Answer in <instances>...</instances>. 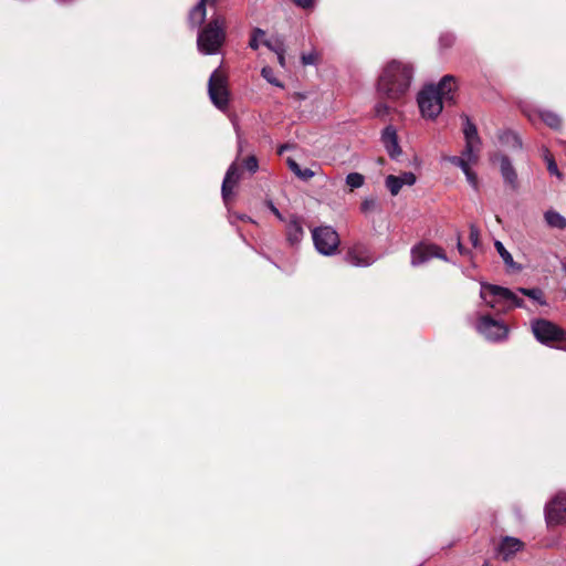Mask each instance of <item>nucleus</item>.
Masks as SVG:
<instances>
[{"label":"nucleus","mask_w":566,"mask_h":566,"mask_svg":"<svg viewBox=\"0 0 566 566\" xmlns=\"http://www.w3.org/2000/svg\"><path fill=\"white\" fill-rule=\"evenodd\" d=\"M412 76L413 69L410 64L392 60L379 75L377 92L389 101H399L408 93Z\"/></svg>","instance_id":"1"},{"label":"nucleus","mask_w":566,"mask_h":566,"mask_svg":"<svg viewBox=\"0 0 566 566\" xmlns=\"http://www.w3.org/2000/svg\"><path fill=\"white\" fill-rule=\"evenodd\" d=\"M227 39V20L222 14L216 13L205 24L197 36V46L200 53L217 54Z\"/></svg>","instance_id":"2"},{"label":"nucleus","mask_w":566,"mask_h":566,"mask_svg":"<svg viewBox=\"0 0 566 566\" xmlns=\"http://www.w3.org/2000/svg\"><path fill=\"white\" fill-rule=\"evenodd\" d=\"M480 296L486 303V305L492 308H494L496 303L500 301L507 303L510 306H524V301L521 297H518L511 290L499 285L482 283Z\"/></svg>","instance_id":"3"},{"label":"nucleus","mask_w":566,"mask_h":566,"mask_svg":"<svg viewBox=\"0 0 566 566\" xmlns=\"http://www.w3.org/2000/svg\"><path fill=\"white\" fill-rule=\"evenodd\" d=\"M312 238L316 250L323 255H334L340 240L337 231L331 226H321L312 230Z\"/></svg>","instance_id":"4"},{"label":"nucleus","mask_w":566,"mask_h":566,"mask_svg":"<svg viewBox=\"0 0 566 566\" xmlns=\"http://www.w3.org/2000/svg\"><path fill=\"white\" fill-rule=\"evenodd\" d=\"M208 93L213 105L220 111H224L229 103V92L227 87V77L219 70H214L208 82Z\"/></svg>","instance_id":"5"},{"label":"nucleus","mask_w":566,"mask_h":566,"mask_svg":"<svg viewBox=\"0 0 566 566\" xmlns=\"http://www.w3.org/2000/svg\"><path fill=\"white\" fill-rule=\"evenodd\" d=\"M535 338L545 345L553 346L555 342L566 340V331L547 319H535L532 323Z\"/></svg>","instance_id":"6"},{"label":"nucleus","mask_w":566,"mask_h":566,"mask_svg":"<svg viewBox=\"0 0 566 566\" xmlns=\"http://www.w3.org/2000/svg\"><path fill=\"white\" fill-rule=\"evenodd\" d=\"M418 105L422 117L434 119L443 109V102L439 98V94L433 90V85L426 86L418 93Z\"/></svg>","instance_id":"7"},{"label":"nucleus","mask_w":566,"mask_h":566,"mask_svg":"<svg viewBox=\"0 0 566 566\" xmlns=\"http://www.w3.org/2000/svg\"><path fill=\"white\" fill-rule=\"evenodd\" d=\"M433 258H438L443 261L448 260L444 251L436 244L420 243L411 249L412 266H419L421 264H424Z\"/></svg>","instance_id":"8"},{"label":"nucleus","mask_w":566,"mask_h":566,"mask_svg":"<svg viewBox=\"0 0 566 566\" xmlns=\"http://www.w3.org/2000/svg\"><path fill=\"white\" fill-rule=\"evenodd\" d=\"M476 329L490 340H501L507 335L506 326L490 316L480 317Z\"/></svg>","instance_id":"9"},{"label":"nucleus","mask_w":566,"mask_h":566,"mask_svg":"<svg viewBox=\"0 0 566 566\" xmlns=\"http://www.w3.org/2000/svg\"><path fill=\"white\" fill-rule=\"evenodd\" d=\"M548 524H562L566 522V493H558L545 509Z\"/></svg>","instance_id":"10"},{"label":"nucleus","mask_w":566,"mask_h":566,"mask_svg":"<svg viewBox=\"0 0 566 566\" xmlns=\"http://www.w3.org/2000/svg\"><path fill=\"white\" fill-rule=\"evenodd\" d=\"M345 259L354 266H369L375 261V258L370 254L369 250L360 243L350 247Z\"/></svg>","instance_id":"11"},{"label":"nucleus","mask_w":566,"mask_h":566,"mask_svg":"<svg viewBox=\"0 0 566 566\" xmlns=\"http://www.w3.org/2000/svg\"><path fill=\"white\" fill-rule=\"evenodd\" d=\"M219 0H199V2L190 10L188 15L189 24L192 29L199 28L207 15V7H214Z\"/></svg>","instance_id":"12"},{"label":"nucleus","mask_w":566,"mask_h":566,"mask_svg":"<svg viewBox=\"0 0 566 566\" xmlns=\"http://www.w3.org/2000/svg\"><path fill=\"white\" fill-rule=\"evenodd\" d=\"M381 142L388 153V155L396 159L401 154V148L398 143L397 130L394 126H387L381 135Z\"/></svg>","instance_id":"13"},{"label":"nucleus","mask_w":566,"mask_h":566,"mask_svg":"<svg viewBox=\"0 0 566 566\" xmlns=\"http://www.w3.org/2000/svg\"><path fill=\"white\" fill-rule=\"evenodd\" d=\"M240 180V171L237 163H232L230 167L228 168L223 182H222V198L227 202L230 196L232 195V191L237 184Z\"/></svg>","instance_id":"14"},{"label":"nucleus","mask_w":566,"mask_h":566,"mask_svg":"<svg viewBox=\"0 0 566 566\" xmlns=\"http://www.w3.org/2000/svg\"><path fill=\"white\" fill-rule=\"evenodd\" d=\"M455 88V78L452 75H444L437 85H433V90L439 94V98L443 103H453V92Z\"/></svg>","instance_id":"15"},{"label":"nucleus","mask_w":566,"mask_h":566,"mask_svg":"<svg viewBox=\"0 0 566 566\" xmlns=\"http://www.w3.org/2000/svg\"><path fill=\"white\" fill-rule=\"evenodd\" d=\"M524 543L516 537L505 536L502 538L497 553L502 556L503 560L511 559L517 552L522 551Z\"/></svg>","instance_id":"16"},{"label":"nucleus","mask_w":566,"mask_h":566,"mask_svg":"<svg viewBox=\"0 0 566 566\" xmlns=\"http://www.w3.org/2000/svg\"><path fill=\"white\" fill-rule=\"evenodd\" d=\"M304 238V229L298 217L292 216L286 223V240L291 245L298 244Z\"/></svg>","instance_id":"17"},{"label":"nucleus","mask_w":566,"mask_h":566,"mask_svg":"<svg viewBox=\"0 0 566 566\" xmlns=\"http://www.w3.org/2000/svg\"><path fill=\"white\" fill-rule=\"evenodd\" d=\"M500 170L504 182L507 184L512 189H516L518 186L517 174L506 156H502L500 160Z\"/></svg>","instance_id":"18"},{"label":"nucleus","mask_w":566,"mask_h":566,"mask_svg":"<svg viewBox=\"0 0 566 566\" xmlns=\"http://www.w3.org/2000/svg\"><path fill=\"white\" fill-rule=\"evenodd\" d=\"M463 120V135L465 144L482 145L475 124L465 114L461 116Z\"/></svg>","instance_id":"19"},{"label":"nucleus","mask_w":566,"mask_h":566,"mask_svg":"<svg viewBox=\"0 0 566 566\" xmlns=\"http://www.w3.org/2000/svg\"><path fill=\"white\" fill-rule=\"evenodd\" d=\"M499 140L502 145L512 148L520 149L522 148V140L518 135L512 130H504L499 134Z\"/></svg>","instance_id":"20"},{"label":"nucleus","mask_w":566,"mask_h":566,"mask_svg":"<svg viewBox=\"0 0 566 566\" xmlns=\"http://www.w3.org/2000/svg\"><path fill=\"white\" fill-rule=\"evenodd\" d=\"M546 223L551 228H556L559 230L566 229V218L563 217L559 212L554 210H548L544 214Z\"/></svg>","instance_id":"21"},{"label":"nucleus","mask_w":566,"mask_h":566,"mask_svg":"<svg viewBox=\"0 0 566 566\" xmlns=\"http://www.w3.org/2000/svg\"><path fill=\"white\" fill-rule=\"evenodd\" d=\"M286 164L293 174L302 180H308L315 176V172L310 168H301L300 165L293 159L287 158Z\"/></svg>","instance_id":"22"},{"label":"nucleus","mask_w":566,"mask_h":566,"mask_svg":"<svg viewBox=\"0 0 566 566\" xmlns=\"http://www.w3.org/2000/svg\"><path fill=\"white\" fill-rule=\"evenodd\" d=\"M480 149L481 145L465 144L462 155L460 157H463L465 160H468L469 166L470 164H476L479 160Z\"/></svg>","instance_id":"23"},{"label":"nucleus","mask_w":566,"mask_h":566,"mask_svg":"<svg viewBox=\"0 0 566 566\" xmlns=\"http://www.w3.org/2000/svg\"><path fill=\"white\" fill-rule=\"evenodd\" d=\"M538 116L551 128L558 129L562 125L560 117L551 111H539Z\"/></svg>","instance_id":"24"},{"label":"nucleus","mask_w":566,"mask_h":566,"mask_svg":"<svg viewBox=\"0 0 566 566\" xmlns=\"http://www.w3.org/2000/svg\"><path fill=\"white\" fill-rule=\"evenodd\" d=\"M263 44L272 52L282 53L285 52V44L281 36H272L263 41Z\"/></svg>","instance_id":"25"},{"label":"nucleus","mask_w":566,"mask_h":566,"mask_svg":"<svg viewBox=\"0 0 566 566\" xmlns=\"http://www.w3.org/2000/svg\"><path fill=\"white\" fill-rule=\"evenodd\" d=\"M543 158L547 164V170L551 175H554L558 178H562V174L557 167V164L553 157V155L549 153L548 149H544L543 151Z\"/></svg>","instance_id":"26"},{"label":"nucleus","mask_w":566,"mask_h":566,"mask_svg":"<svg viewBox=\"0 0 566 566\" xmlns=\"http://www.w3.org/2000/svg\"><path fill=\"white\" fill-rule=\"evenodd\" d=\"M521 294L528 296L530 298L536 301L541 305H545L546 302L544 300L543 291L539 289H524L520 287L517 290Z\"/></svg>","instance_id":"27"},{"label":"nucleus","mask_w":566,"mask_h":566,"mask_svg":"<svg viewBox=\"0 0 566 566\" xmlns=\"http://www.w3.org/2000/svg\"><path fill=\"white\" fill-rule=\"evenodd\" d=\"M386 187L392 196H397L402 188V185L397 176L389 175L386 177Z\"/></svg>","instance_id":"28"},{"label":"nucleus","mask_w":566,"mask_h":566,"mask_svg":"<svg viewBox=\"0 0 566 566\" xmlns=\"http://www.w3.org/2000/svg\"><path fill=\"white\" fill-rule=\"evenodd\" d=\"M364 176L358 172H350L346 177V184L352 190L360 188L364 185Z\"/></svg>","instance_id":"29"},{"label":"nucleus","mask_w":566,"mask_h":566,"mask_svg":"<svg viewBox=\"0 0 566 566\" xmlns=\"http://www.w3.org/2000/svg\"><path fill=\"white\" fill-rule=\"evenodd\" d=\"M264 35H265V32L262 29H259V28L254 29L252 32L250 42H249V46L252 50H258L260 46V43L261 42L263 43V41H264Z\"/></svg>","instance_id":"30"},{"label":"nucleus","mask_w":566,"mask_h":566,"mask_svg":"<svg viewBox=\"0 0 566 566\" xmlns=\"http://www.w3.org/2000/svg\"><path fill=\"white\" fill-rule=\"evenodd\" d=\"M463 174L465 175V178H467V181L469 182V185L478 190L479 188V179H478V175L471 169V167L469 165L465 166V168L462 169Z\"/></svg>","instance_id":"31"},{"label":"nucleus","mask_w":566,"mask_h":566,"mask_svg":"<svg viewBox=\"0 0 566 566\" xmlns=\"http://www.w3.org/2000/svg\"><path fill=\"white\" fill-rule=\"evenodd\" d=\"M494 247L499 254L501 255V258L503 259L504 263L507 265H512L513 258L511 253L504 248L503 243L501 241H495Z\"/></svg>","instance_id":"32"},{"label":"nucleus","mask_w":566,"mask_h":566,"mask_svg":"<svg viewBox=\"0 0 566 566\" xmlns=\"http://www.w3.org/2000/svg\"><path fill=\"white\" fill-rule=\"evenodd\" d=\"M301 61L304 66L315 65V64H317V61H318V54L314 50L308 53H303L301 55Z\"/></svg>","instance_id":"33"},{"label":"nucleus","mask_w":566,"mask_h":566,"mask_svg":"<svg viewBox=\"0 0 566 566\" xmlns=\"http://www.w3.org/2000/svg\"><path fill=\"white\" fill-rule=\"evenodd\" d=\"M376 208H377V200L375 198H366L360 205V210L364 213L373 212L376 210Z\"/></svg>","instance_id":"34"},{"label":"nucleus","mask_w":566,"mask_h":566,"mask_svg":"<svg viewBox=\"0 0 566 566\" xmlns=\"http://www.w3.org/2000/svg\"><path fill=\"white\" fill-rule=\"evenodd\" d=\"M261 75L271 84L281 86V83L276 81L273 74V70L270 66H264L261 71Z\"/></svg>","instance_id":"35"},{"label":"nucleus","mask_w":566,"mask_h":566,"mask_svg":"<svg viewBox=\"0 0 566 566\" xmlns=\"http://www.w3.org/2000/svg\"><path fill=\"white\" fill-rule=\"evenodd\" d=\"M444 159L448 160L450 164L459 167L461 170L465 168V166L468 165V160L460 156H448Z\"/></svg>","instance_id":"36"},{"label":"nucleus","mask_w":566,"mask_h":566,"mask_svg":"<svg viewBox=\"0 0 566 566\" xmlns=\"http://www.w3.org/2000/svg\"><path fill=\"white\" fill-rule=\"evenodd\" d=\"M244 166L247 168V170H249L251 174H254L258 168H259V164H258V159L255 156H249L245 160H244Z\"/></svg>","instance_id":"37"},{"label":"nucleus","mask_w":566,"mask_h":566,"mask_svg":"<svg viewBox=\"0 0 566 566\" xmlns=\"http://www.w3.org/2000/svg\"><path fill=\"white\" fill-rule=\"evenodd\" d=\"M397 177L400 179V182L402 186H405V185L412 186L416 182V176L413 172H403Z\"/></svg>","instance_id":"38"},{"label":"nucleus","mask_w":566,"mask_h":566,"mask_svg":"<svg viewBox=\"0 0 566 566\" xmlns=\"http://www.w3.org/2000/svg\"><path fill=\"white\" fill-rule=\"evenodd\" d=\"M389 112H390V107L385 103L379 102L375 106V114L378 117H385L389 114Z\"/></svg>","instance_id":"39"},{"label":"nucleus","mask_w":566,"mask_h":566,"mask_svg":"<svg viewBox=\"0 0 566 566\" xmlns=\"http://www.w3.org/2000/svg\"><path fill=\"white\" fill-rule=\"evenodd\" d=\"M453 41H454V36L452 34H442L439 39L440 45L443 48L451 46Z\"/></svg>","instance_id":"40"},{"label":"nucleus","mask_w":566,"mask_h":566,"mask_svg":"<svg viewBox=\"0 0 566 566\" xmlns=\"http://www.w3.org/2000/svg\"><path fill=\"white\" fill-rule=\"evenodd\" d=\"M470 241L474 247L479 244V230L475 227L470 228Z\"/></svg>","instance_id":"41"},{"label":"nucleus","mask_w":566,"mask_h":566,"mask_svg":"<svg viewBox=\"0 0 566 566\" xmlns=\"http://www.w3.org/2000/svg\"><path fill=\"white\" fill-rule=\"evenodd\" d=\"M293 2H294L296 6H298V7H301V8L306 9V8H311V7H313V4H314L315 0H293Z\"/></svg>","instance_id":"42"},{"label":"nucleus","mask_w":566,"mask_h":566,"mask_svg":"<svg viewBox=\"0 0 566 566\" xmlns=\"http://www.w3.org/2000/svg\"><path fill=\"white\" fill-rule=\"evenodd\" d=\"M269 208H270V210L274 213V216H275L279 220H281V221H283V220H284V218H283L282 213L277 210V208H276L272 202H269Z\"/></svg>","instance_id":"43"},{"label":"nucleus","mask_w":566,"mask_h":566,"mask_svg":"<svg viewBox=\"0 0 566 566\" xmlns=\"http://www.w3.org/2000/svg\"><path fill=\"white\" fill-rule=\"evenodd\" d=\"M277 55V62L282 67H285V52L276 53Z\"/></svg>","instance_id":"44"},{"label":"nucleus","mask_w":566,"mask_h":566,"mask_svg":"<svg viewBox=\"0 0 566 566\" xmlns=\"http://www.w3.org/2000/svg\"><path fill=\"white\" fill-rule=\"evenodd\" d=\"M290 148H291V146H290L289 144L281 145V146L279 147L277 153H279V155H282L285 150H287V149H290Z\"/></svg>","instance_id":"45"},{"label":"nucleus","mask_w":566,"mask_h":566,"mask_svg":"<svg viewBox=\"0 0 566 566\" xmlns=\"http://www.w3.org/2000/svg\"><path fill=\"white\" fill-rule=\"evenodd\" d=\"M238 145H239V151H241V149H242V140H241L239 135H238Z\"/></svg>","instance_id":"46"},{"label":"nucleus","mask_w":566,"mask_h":566,"mask_svg":"<svg viewBox=\"0 0 566 566\" xmlns=\"http://www.w3.org/2000/svg\"><path fill=\"white\" fill-rule=\"evenodd\" d=\"M458 249H459V251H460L461 253L463 252V248H462V244H461V242H460V241L458 242Z\"/></svg>","instance_id":"47"},{"label":"nucleus","mask_w":566,"mask_h":566,"mask_svg":"<svg viewBox=\"0 0 566 566\" xmlns=\"http://www.w3.org/2000/svg\"><path fill=\"white\" fill-rule=\"evenodd\" d=\"M563 271L566 273V260L562 263Z\"/></svg>","instance_id":"48"},{"label":"nucleus","mask_w":566,"mask_h":566,"mask_svg":"<svg viewBox=\"0 0 566 566\" xmlns=\"http://www.w3.org/2000/svg\"><path fill=\"white\" fill-rule=\"evenodd\" d=\"M482 566H490V564L488 562H485Z\"/></svg>","instance_id":"49"}]
</instances>
